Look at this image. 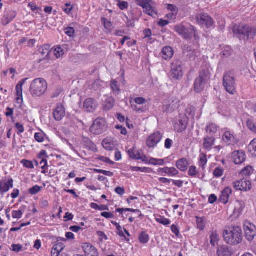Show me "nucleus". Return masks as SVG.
<instances>
[{"mask_svg": "<svg viewBox=\"0 0 256 256\" xmlns=\"http://www.w3.org/2000/svg\"><path fill=\"white\" fill-rule=\"evenodd\" d=\"M224 240L230 244H238L242 240V230L239 226H233L224 232Z\"/></svg>", "mask_w": 256, "mask_h": 256, "instance_id": "nucleus-1", "label": "nucleus"}, {"mask_svg": "<svg viewBox=\"0 0 256 256\" xmlns=\"http://www.w3.org/2000/svg\"><path fill=\"white\" fill-rule=\"evenodd\" d=\"M48 88L46 81L42 78L34 80L30 87L31 95L34 98L40 97L44 94Z\"/></svg>", "mask_w": 256, "mask_h": 256, "instance_id": "nucleus-2", "label": "nucleus"}, {"mask_svg": "<svg viewBox=\"0 0 256 256\" xmlns=\"http://www.w3.org/2000/svg\"><path fill=\"white\" fill-rule=\"evenodd\" d=\"M233 32L240 38H252L256 34V30L244 24H235L233 27Z\"/></svg>", "mask_w": 256, "mask_h": 256, "instance_id": "nucleus-3", "label": "nucleus"}, {"mask_svg": "<svg viewBox=\"0 0 256 256\" xmlns=\"http://www.w3.org/2000/svg\"><path fill=\"white\" fill-rule=\"evenodd\" d=\"M236 76L234 72L230 70L226 72L223 76V86L226 90L234 94L236 90Z\"/></svg>", "mask_w": 256, "mask_h": 256, "instance_id": "nucleus-4", "label": "nucleus"}, {"mask_svg": "<svg viewBox=\"0 0 256 256\" xmlns=\"http://www.w3.org/2000/svg\"><path fill=\"white\" fill-rule=\"evenodd\" d=\"M174 30L181 36L184 39L189 40L194 36L196 40L198 38L197 36L196 30L193 26L186 27L182 24L176 25L174 27Z\"/></svg>", "mask_w": 256, "mask_h": 256, "instance_id": "nucleus-5", "label": "nucleus"}, {"mask_svg": "<svg viewBox=\"0 0 256 256\" xmlns=\"http://www.w3.org/2000/svg\"><path fill=\"white\" fill-rule=\"evenodd\" d=\"M209 72L206 69H203L200 72L198 77L196 79L194 83V90L196 92H202L205 88L209 79Z\"/></svg>", "mask_w": 256, "mask_h": 256, "instance_id": "nucleus-6", "label": "nucleus"}, {"mask_svg": "<svg viewBox=\"0 0 256 256\" xmlns=\"http://www.w3.org/2000/svg\"><path fill=\"white\" fill-rule=\"evenodd\" d=\"M136 4L142 7L144 12L147 14L154 16L157 14L155 9V4L152 0H136Z\"/></svg>", "mask_w": 256, "mask_h": 256, "instance_id": "nucleus-7", "label": "nucleus"}, {"mask_svg": "<svg viewBox=\"0 0 256 256\" xmlns=\"http://www.w3.org/2000/svg\"><path fill=\"white\" fill-rule=\"evenodd\" d=\"M107 126L103 118H97L90 128V132L94 134H100L105 132Z\"/></svg>", "mask_w": 256, "mask_h": 256, "instance_id": "nucleus-8", "label": "nucleus"}, {"mask_svg": "<svg viewBox=\"0 0 256 256\" xmlns=\"http://www.w3.org/2000/svg\"><path fill=\"white\" fill-rule=\"evenodd\" d=\"M244 208V203L242 201L236 200L229 204L228 210L232 214L238 216Z\"/></svg>", "mask_w": 256, "mask_h": 256, "instance_id": "nucleus-9", "label": "nucleus"}, {"mask_svg": "<svg viewBox=\"0 0 256 256\" xmlns=\"http://www.w3.org/2000/svg\"><path fill=\"white\" fill-rule=\"evenodd\" d=\"M182 62L180 60H174L171 64V74L173 78L179 79L183 76Z\"/></svg>", "mask_w": 256, "mask_h": 256, "instance_id": "nucleus-10", "label": "nucleus"}, {"mask_svg": "<svg viewBox=\"0 0 256 256\" xmlns=\"http://www.w3.org/2000/svg\"><path fill=\"white\" fill-rule=\"evenodd\" d=\"M232 186L236 190L247 191L251 189V182L246 178H242L232 182Z\"/></svg>", "mask_w": 256, "mask_h": 256, "instance_id": "nucleus-11", "label": "nucleus"}, {"mask_svg": "<svg viewBox=\"0 0 256 256\" xmlns=\"http://www.w3.org/2000/svg\"><path fill=\"white\" fill-rule=\"evenodd\" d=\"M188 123V118L186 116L180 115L179 118L174 123V130L178 132H182L186 129Z\"/></svg>", "mask_w": 256, "mask_h": 256, "instance_id": "nucleus-12", "label": "nucleus"}, {"mask_svg": "<svg viewBox=\"0 0 256 256\" xmlns=\"http://www.w3.org/2000/svg\"><path fill=\"white\" fill-rule=\"evenodd\" d=\"M162 138V135L158 132H156L150 134L147 138L146 143L150 148H154L160 142Z\"/></svg>", "mask_w": 256, "mask_h": 256, "instance_id": "nucleus-13", "label": "nucleus"}, {"mask_svg": "<svg viewBox=\"0 0 256 256\" xmlns=\"http://www.w3.org/2000/svg\"><path fill=\"white\" fill-rule=\"evenodd\" d=\"M197 22L203 26L208 28L213 25L212 18L206 14H198L196 18Z\"/></svg>", "mask_w": 256, "mask_h": 256, "instance_id": "nucleus-14", "label": "nucleus"}, {"mask_svg": "<svg viewBox=\"0 0 256 256\" xmlns=\"http://www.w3.org/2000/svg\"><path fill=\"white\" fill-rule=\"evenodd\" d=\"M180 101L178 99L172 98L169 100L166 104L162 106V110L164 112H172L179 106Z\"/></svg>", "mask_w": 256, "mask_h": 256, "instance_id": "nucleus-15", "label": "nucleus"}, {"mask_svg": "<svg viewBox=\"0 0 256 256\" xmlns=\"http://www.w3.org/2000/svg\"><path fill=\"white\" fill-rule=\"evenodd\" d=\"M246 237L250 241L256 236V227L249 222H246L244 225Z\"/></svg>", "mask_w": 256, "mask_h": 256, "instance_id": "nucleus-16", "label": "nucleus"}, {"mask_svg": "<svg viewBox=\"0 0 256 256\" xmlns=\"http://www.w3.org/2000/svg\"><path fill=\"white\" fill-rule=\"evenodd\" d=\"M130 156L135 160H142L143 162H147L148 158L144 155L141 152L134 148H130L128 150Z\"/></svg>", "mask_w": 256, "mask_h": 256, "instance_id": "nucleus-17", "label": "nucleus"}, {"mask_svg": "<svg viewBox=\"0 0 256 256\" xmlns=\"http://www.w3.org/2000/svg\"><path fill=\"white\" fill-rule=\"evenodd\" d=\"M98 106V104L94 98H87L84 103V109L90 112H94Z\"/></svg>", "mask_w": 256, "mask_h": 256, "instance_id": "nucleus-18", "label": "nucleus"}, {"mask_svg": "<svg viewBox=\"0 0 256 256\" xmlns=\"http://www.w3.org/2000/svg\"><path fill=\"white\" fill-rule=\"evenodd\" d=\"M232 158L236 164H240L245 161L246 156L244 151L236 150L232 154Z\"/></svg>", "mask_w": 256, "mask_h": 256, "instance_id": "nucleus-19", "label": "nucleus"}, {"mask_svg": "<svg viewBox=\"0 0 256 256\" xmlns=\"http://www.w3.org/2000/svg\"><path fill=\"white\" fill-rule=\"evenodd\" d=\"M65 114V109L64 106L60 104H58L53 112L54 119L57 121L60 120L64 118Z\"/></svg>", "mask_w": 256, "mask_h": 256, "instance_id": "nucleus-20", "label": "nucleus"}, {"mask_svg": "<svg viewBox=\"0 0 256 256\" xmlns=\"http://www.w3.org/2000/svg\"><path fill=\"white\" fill-rule=\"evenodd\" d=\"M222 139L228 145H234L238 142L237 139L230 132H226L223 134Z\"/></svg>", "mask_w": 256, "mask_h": 256, "instance_id": "nucleus-21", "label": "nucleus"}, {"mask_svg": "<svg viewBox=\"0 0 256 256\" xmlns=\"http://www.w3.org/2000/svg\"><path fill=\"white\" fill-rule=\"evenodd\" d=\"M174 52L172 48L170 46H164L161 52V56L165 60H170L174 56Z\"/></svg>", "mask_w": 256, "mask_h": 256, "instance_id": "nucleus-22", "label": "nucleus"}, {"mask_svg": "<svg viewBox=\"0 0 256 256\" xmlns=\"http://www.w3.org/2000/svg\"><path fill=\"white\" fill-rule=\"evenodd\" d=\"M184 53L190 59L194 60L196 57L198 56L200 52L198 50H192L191 47L185 46Z\"/></svg>", "mask_w": 256, "mask_h": 256, "instance_id": "nucleus-23", "label": "nucleus"}, {"mask_svg": "<svg viewBox=\"0 0 256 256\" xmlns=\"http://www.w3.org/2000/svg\"><path fill=\"white\" fill-rule=\"evenodd\" d=\"M82 248L85 252L86 256H92L96 255L98 253L96 249L90 244H84Z\"/></svg>", "mask_w": 256, "mask_h": 256, "instance_id": "nucleus-24", "label": "nucleus"}, {"mask_svg": "<svg viewBox=\"0 0 256 256\" xmlns=\"http://www.w3.org/2000/svg\"><path fill=\"white\" fill-rule=\"evenodd\" d=\"M232 192V190L230 188L227 187L225 188L222 192L220 198V201L222 203L226 204L228 201L229 197Z\"/></svg>", "mask_w": 256, "mask_h": 256, "instance_id": "nucleus-25", "label": "nucleus"}, {"mask_svg": "<svg viewBox=\"0 0 256 256\" xmlns=\"http://www.w3.org/2000/svg\"><path fill=\"white\" fill-rule=\"evenodd\" d=\"M158 172L160 173H164L171 176H174L178 174V171L174 167L160 168L158 170Z\"/></svg>", "mask_w": 256, "mask_h": 256, "instance_id": "nucleus-26", "label": "nucleus"}, {"mask_svg": "<svg viewBox=\"0 0 256 256\" xmlns=\"http://www.w3.org/2000/svg\"><path fill=\"white\" fill-rule=\"evenodd\" d=\"M218 256H232V252L230 249L226 246H222L217 250Z\"/></svg>", "mask_w": 256, "mask_h": 256, "instance_id": "nucleus-27", "label": "nucleus"}, {"mask_svg": "<svg viewBox=\"0 0 256 256\" xmlns=\"http://www.w3.org/2000/svg\"><path fill=\"white\" fill-rule=\"evenodd\" d=\"M189 164L185 158L178 160L176 162V168L180 171L184 172L188 169Z\"/></svg>", "mask_w": 256, "mask_h": 256, "instance_id": "nucleus-28", "label": "nucleus"}, {"mask_svg": "<svg viewBox=\"0 0 256 256\" xmlns=\"http://www.w3.org/2000/svg\"><path fill=\"white\" fill-rule=\"evenodd\" d=\"M115 104V100L112 97L108 98L103 104V108L105 110H111Z\"/></svg>", "mask_w": 256, "mask_h": 256, "instance_id": "nucleus-29", "label": "nucleus"}, {"mask_svg": "<svg viewBox=\"0 0 256 256\" xmlns=\"http://www.w3.org/2000/svg\"><path fill=\"white\" fill-rule=\"evenodd\" d=\"M215 138L213 137H206L204 139V147L208 150H210L214 144Z\"/></svg>", "mask_w": 256, "mask_h": 256, "instance_id": "nucleus-30", "label": "nucleus"}, {"mask_svg": "<svg viewBox=\"0 0 256 256\" xmlns=\"http://www.w3.org/2000/svg\"><path fill=\"white\" fill-rule=\"evenodd\" d=\"M16 100L18 103L22 104L23 102L22 87L16 85Z\"/></svg>", "mask_w": 256, "mask_h": 256, "instance_id": "nucleus-31", "label": "nucleus"}, {"mask_svg": "<svg viewBox=\"0 0 256 256\" xmlns=\"http://www.w3.org/2000/svg\"><path fill=\"white\" fill-rule=\"evenodd\" d=\"M248 148L252 155L253 156L256 157V138L250 142Z\"/></svg>", "mask_w": 256, "mask_h": 256, "instance_id": "nucleus-32", "label": "nucleus"}, {"mask_svg": "<svg viewBox=\"0 0 256 256\" xmlns=\"http://www.w3.org/2000/svg\"><path fill=\"white\" fill-rule=\"evenodd\" d=\"M50 46L48 45H44L39 48L40 52L42 55H46L47 59H49Z\"/></svg>", "mask_w": 256, "mask_h": 256, "instance_id": "nucleus-33", "label": "nucleus"}, {"mask_svg": "<svg viewBox=\"0 0 256 256\" xmlns=\"http://www.w3.org/2000/svg\"><path fill=\"white\" fill-rule=\"evenodd\" d=\"M110 87L113 92L116 94H119L120 93V89L118 85V82L116 80H112L110 82Z\"/></svg>", "mask_w": 256, "mask_h": 256, "instance_id": "nucleus-34", "label": "nucleus"}, {"mask_svg": "<svg viewBox=\"0 0 256 256\" xmlns=\"http://www.w3.org/2000/svg\"><path fill=\"white\" fill-rule=\"evenodd\" d=\"M146 163L153 164L154 166H162L164 164V160L162 159H156L154 158H150L149 160L148 159V162Z\"/></svg>", "mask_w": 256, "mask_h": 256, "instance_id": "nucleus-35", "label": "nucleus"}, {"mask_svg": "<svg viewBox=\"0 0 256 256\" xmlns=\"http://www.w3.org/2000/svg\"><path fill=\"white\" fill-rule=\"evenodd\" d=\"M217 130L218 126L214 124H210L206 128V132L210 134H214L216 133Z\"/></svg>", "mask_w": 256, "mask_h": 256, "instance_id": "nucleus-36", "label": "nucleus"}, {"mask_svg": "<svg viewBox=\"0 0 256 256\" xmlns=\"http://www.w3.org/2000/svg\"><path fill=\"white\" fill-rule=\"evenodd\" d=\"M195 115V108L192 106H188L186 110V114L182 116H186V118L190 116L193 118Z\"/></svg>", "mask_w": 256, "mask_h": 256, "instance_id": "nucleus-37", "label": "nucleus"}, {"mask_svg": "<svg viewBox=\"0 0 256 256\" xmlns=\"http://www.w3.org/2000/svg\"><path fill=\"white\" fill-rule=\"evenodd\" d=\"M210 242L213 246H214L218 240V235L216 232H212L210 236Z\"/></svg>", "mask_w": 256, "mask_h": 256, "instance_id": "nucleus-38", "label": "nucleus"}, {"mask_svg": "<svg viewBox=\"0 0 256 256\" xmlns=\"http://www.w3.org/2000/svg\"><path fill=\"white\" fill-rule=\"evenodd\" d=\"M248 128L252 132L256 134V126L251 119H248L246 122Z\"/></svg>", "mask_w": 256, "mask_h": 256, "instance_id": "nucleus-39", "label": "nucleus"}, {"mask_svg": "<svg viewBox=\"0 0 256 256\" xmlns=\"http://www.w3.org/2000/svg\"><path fill=\"white\" fill-rule=\"evenodd\" d=\"M156 220L158 222L164 226H168L170 224V221L168 219L162 216H159L158 218H156Z\"/></svg>", "mask_w": 256, "mask_h": 256, "instance_id": "nucleus-40", "label": "nucleus"}, {"mask_svg": "<svg viewBox=\"0 0 256 256\" xmlns=\"http://www.w3.org/2000/svg\"><path fill=\"white\" fill-rule=\"evenodd\" d=\"M254 171V169L252 166H248L245 167L241 172V174L242 176H250Z\"/></svg>", "mask_w": 256, "mask_h": 256, "instance_id": "nucleus-41", "label": "nucleus"}, {"mask_svg": "<svg viewBox=\"0 0 256 256\" xmlns=\"http://www.w3.org/2000/svg\"><path fill=\"white\" fill-rule=\"evenodd\" d=\"M139 240L140 242L145 244L149 240V236L146 232H142L139 236Z\"/></svg>", "mask_w": 256, "mask_h": 256, "instance_id": "nucleus-42", "label": "nucleus"}, {"mask_svg": "<svg viewBox=\"0 0 256 256\" xmlns=\"http://www.w3.org/2000/svg\"><path fill=\"white\" fill-rule=\"evenodd\" d=\"M64 244L61 242H58L53 246L52 249L54 250L60 252L64 248Z\"/></svg>", "mask_w": 256, "mask_h": 256, "instance_id": "nucleus-43", "label": "nucleus"}, {"mask_svg": "<svg viewBox=\"0 0 256 256\" xmlns=\"http://www.w3.org/2000/svg\"><path fill=\"white\" fill-rule=\"evenodd\" d=\"M54 54L58 58L64 54V50L60 46L56 47L54 50Z\"/></svg>", "mask_w": 256, "mask_h": 256, "instance_id": "nucleus-44", "label": "nucleus"}, {"mask_svg": "<svg viewBox=\"0 0 256 256\" xmlns=\"http://www.w3.org/2000/svg\"><path fill=\"white\" fill-rule=\"evenodd\" d=\"M207 158L206 154H202L200 158L199 165L202 169H204V166L207 162Z\"/></svg>", "mask_w": 256, "mask_h": 256, "instance_id": "nucleus-45", "label": "nucleus"}, {"mask_svg": "<svg viewBox=\"0 0 256 256\" xmlns=\"http://www.w3.org/2000/svg\"><path fill=\"white\" fill-rule=\"evenodd\" d=\"M42 187L36 185L32 188H30L29 192L32 194H36L41 190Z\"/></svg>", "mask_w": 256, "mask_h": 256, "instance_id": "nucleus-46", "label": "nucleus"}, {"mask_svg": "<svg viewBox=\"0 0 256 256\" xmlns=\"http://www.w3.org/2000/svg\"><path fill=\"white\" fill-rule=\"evenodd\" d=\"M9 186L6 182H0V190L2 192H6L9 190Z\"/></svg>", "mask_w": 256, "mask_h": 256, "instance_id": "nucleus-47", "label": "nucleus"}, {"mask_svg": "<svg viewBox=\"0 0 256 256\" xmlns=\"http://www.w3.org/2000/svg\"><path fill=\"white\" fill-rule=\"evenodd\" d=\"M35 140L40 142H42L44 140V134L42 132L36 133L34 135Z\"/></svg>", "mask_w": 256, "mask_h": 256, "instance_id": "nucleus-48", "label": "nucleus"}, {"mask_svg": "<svg viewBox=\"0 0 256 256\" xmlns=\"http://www.w3.org/2000/svg\"><path fill=\"white\" fill-rule=\"evenodd\" d=\"M197 226L198 228L200 230H203L204 229L205 224L202 218H197Z\"/></svg>", "mask_w": 256, "mask_h": 256, "instance_id": "nucleus-49", "label": "nucleus"}, {"mask_svg": "<svg viewBox=\"0 0 256 256\" xmlns=\"http://www.w3.org/2000/svg\"><path fill=\"white\" fill-rule=\"evenodd\" d=\"M134 100L136 104L139 105H142L146 102V100L142 97L136 98Z\"/></svg>", "mask_w": 256, "mask_h": 256, "instance_id": "nucleus-50", "label": "nucleus"}, {"mask_svg": "<svg viewBox=\"0 0 256 256\" xmlns=\"http://www.w3.org/2000/svg\"><path fill=\"white\" fill-rule=\"evenodd\" d=\"M22 215V212L20 210H14L12 212V216L14 218H20Z\"/></svg>", "mask_w": 256, "mask_h": 256, "instance_id": "nucleus-51", "label": "nucleus"}, {"mask_svg": "<svg viewBox=\"0 0 256 256\" xmlns=\"http://www.w3.org/2000/svg\"><path fill=\"white\" fill-rule=\"evenodd\" d=\"M65 33L69 36L72 37L74 34V30L73 28L68 27L64 30Z\"/></svg>", "mask_w": 256, "mask_h": 256, "instance_id": "nucleus-52", "label": "nucleus"}, {"mask_svg": "<svg viewBox=\"0 0 256 256\" xmlns=\"http://www.w3.org/2000/svg\"><path fill=\"white\" fill-rule=\"evenodd\" d=\"M167 8L168 10L172 12V14H176L178 10L176 6L174 4H167Z\"/></svg>", "mask_w": 256, "mask_h": 256, "instance_id": "nucleus-53", "label": "nucleus"}, {"mask_svg": "<svg viewBox=\"0 0 256 256\" xmlns=\"http://www.w3.org/2000/svg\"><path fill=\"white\" fill-rule=\"evenodd\" d=\"M223 170L220 168H216L214 172V174L216 177L221 176L223 174Z\"/></svg>", "mask_w": 256, "mask_h": 256, "instance_id": "nucleus-54", "label": "nucleus"}, {"mask_svg": "<svg viewBox=\"0 0 256 256\" xmlns=\"http://www.w3.org/2000/svg\"><path fill=\"white\" fill-rule=\"evenodd\" d=\"M102 20L104 24V28L107 30H110L112 26L111 22H109L106 18H102Z\"/></svg>", "mask_w": 256, "mask_h": 256, "instance_id": "nucleus-55", "label": "nucleus"}, {"mask_svg": "<svg viewBox=\"0 0 256 256\" xmlns=\"http://www.w3.org/2000/svg\"><path fill=\"white\" fill-rule=\"evenodd\" d=\"M24 166L28 168H34V165L32 162L24 160L22 161Z\"/></svg>", "mask_w": 256, "mask_h": 256, "instance_id": "nucleus-56", "label": "nucleus"}, {"mask_svg": "<svg viewBox=\"0 0 256 256\" xmlns=\"http://www.w3.org/2000/svg\"><path fill=\"white\" fill-rule=\"evenodd\" d=\"M97 235L99 237V239L100 241H102L104 240H107L108 237L107 236L104 234V233L102 231H98L96 232Z\"/></svg>", "mask_w": 256, "mask_h": 256, "instance_id": "nucleus-57", "label": "nucleus"}, {"mask_svg": "<svg viewBox=\"0 0 256 256\" xmlns=\"http://www.w3.org/2000/svg\"><path fill=\"white\" fill-rule=\"evenodd\" d=\"M102 145L104 148L107 150H110L112 149V146L108 142L104 140L102 142Z\"/></svg>", "mask_w": 256, "mask_h": 256, "instance_id": "nucleus-58", "label": "nucleus"}, {"mask_svg": "<svg viewBox=\"0 0 256 256\" xmlns=\"http://www.w3.org/2000/svg\"><path fill=\"white\" fill-rule=\"evenodd\" d=\"M22 248V246L21 245L13 244H12V248L10 249L12 251L19 252L20 250H21Z\"/></svg>", "mask_w": 256, "mask_h": 256, "instance_id": "nucleus-59", "label": "nucleus"}, {"mask_svg": "<svg viewBox=\"0 0 256 256\" xmlns=\"http://www.w3.org/2000/svg\"><path fill=\"white\" fill-rule=\"evenodd\" d=\"M115 192L118 194L122 196L125 193V190L122 187H117L115 189Z\"/></svg>", "mask_w": 256, "mask_h": 256, "instance_id": "nucleus-60", "label": "nucleus"}, {"mask_svg": "<svg viewBox=\"0 0 256 256\" xmlns=\"http://www.w3.org/2000/svg\"><path fill=\"white\" fill-rule=\"evenodd\" d=\"M188 174L190 176H194L196 174V168L194 166H191L189 168Z\"/></svg>", "mask_w": 256, "mask_h": 256, "instance_id": "nucleus-61", "label": "nucleus"}, {"mask_svg": "<svg viewBox=\"0 0 256 256\" xmlns=\"http://www.w3.org/2000/svg\"><path fill=\"white\" fill-rule=\"evenodd\" d=\"M232 52V50L229 48H227L222 52V55L227 58L231 55Z\"/></svg>", "mask_w": 256, "mask_h": 256, "instance_id": "nucleus-62", "label": "nucleus"}, {"mask_svg": "<svg viewBox=\"0 0 256 256\" xmlns=\"http://www.w3.org/2000/svg\"><path fill=\"white\" fill-rule=\"evenodd\" d=\"M118 6H119V8L121 10H124L126 9V8H128V3L127 2H120L118 4Z\"/></svg>", "mask_w": 256, "mask_h": 256, "instance_id": "nucleus-63", "label": "nucleus"}, {"mask_svg": "<svg viewBox=\"0 0 256 256\" xmlns=\"http://www.w3.org/2000/svg\"><path fill=\"white\" fill-rule=\"evenodd\" d=\"M16 16V13L14 12H9L7 15V19L10 20V22H12Z\"/></svg>", "mask_w": 256, "mask_h": 256, "instance_id": "nucleus-64", "label": "nucleus"}]
</instances>
